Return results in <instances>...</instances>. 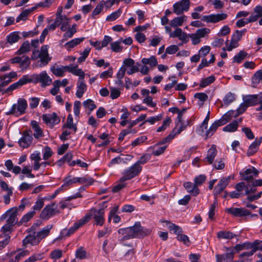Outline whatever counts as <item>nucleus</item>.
Here are the masks:
<instances>
[{"instance_id": "9b49d317", "label": "nucleus", "mask_w": 262, "mask_h": 262, "mask_svg": "<svg viewBox=\"0 0 262 262\" xmlns=\"http://www.w3.org/2000/svg\"><path fill=\"white\" fill-rule=\"evenodd\" d=\"M139 63H137L135 64L134 60L128 58L123 60L121 67L124 68L125 71L126 72L128 75H132L139 71Z\"/></svg>"}, {"instance_id": "412c9836", "label": "nucleus", "mask_w": 262, "mask_h": 262, "mask_svg": "<svg viewBox=\"0 0 262 262\" xmlns=\"http://www.w3.org/2000/svg\"><path fill=\"white\" fill-rule=\"evenodd\" d=\"M42 118L47 124L51 126L58 124L60 121V118L54 113L43 115Z\"/></svg>"}, {"instance_id": "6e6552de", "label": "nucleus", "mask_w": 262, "mask_h": 262, "mask_svg": "<svg viewBox=\"0 0 262 262\" xmlns=\"http://www.w3.org/2000/svg\"><path fill=\"white\" fill-rule=\"evenodd\" d=\"M142 167L137 164H134L129 168L124 170L122 177L120 178L121 181L129 180L138 176L142 171Z\"/></svg>"}, {"instance_id": "8fccbe9b", "label": "nucleus", "mask_w": 262, "mask_h": 262, "mask_svg": "<svg viewBox=\"0 0 262 262\" xmlns=\"http://www.w3.org/2000/svg\"><path fill=\"white\" fill-rule=\"evenodd\" d=\"M122 13V9L119 8L116 11L112 12L111 14L108 15L106 18V20L108 21H114L121 15Z\"/></svg>"}, {"instance_id": "3c124183", "label": "nucleus", "mask_w": 262, "mask_h": 262, "mask_svg": "<svg viewBox=\"0 0 262 262\" xmlns=\"http://www.w3.org/2000/svg\"><path fill=\"white\" fill-rule=\"evenodd\" d=\"M7 41L10 44L14 43L18 41L20 39V36L18 33L15 32H13L9 34L7 36Z\"/></svg>"}, {"instance_id": "423d86ee", "label": "nucleus", "mask_w": 262, "mask_h": 262, "mask_svg": "<svg viewBox=\"0 0 262 262\" xmlns=\"http://www.w3.org/2000/svg\"><path fill=\"white\" fill-rule=\"evenodd\" d=\"M246 31V29H244L241 31L236 30L235 32L232 34L230 42H229L228 40H226L225 42L226 48H223L222 50L224 51H231L233 49L238 47L239 46L238 42L241 39L243 35L245 33Z\"/></svg>"}, {"instance_id": "a878e982", "label": "nucleus", "mask_w": 262, "mask_h": 262, "mask_svg": "<svg viewBox=\"0 0 262 262\" xmlns=\"http://www.w3.org/2000/svg\"><path fill=\"white\" fill-rule=\"evenodd\" d=\"M170 37H178L179 40L184 43L187 42V35L184 32L181 28H177L171 33H170Z\"/></svg>"}, {"instance_id": "cd10ccee", "label": "nucleus", "mask_w": 262, "mask_h": 262, "mask_svg": "<svg viewBox=\"0 0 262 262\" xmlns=\"http://www.w3.org/2000/svg\"><path fill=\"white\" fill-rule=\"evenodd\" d=\"M39 243L35 232L27 236L23 241V245L24 246L28 244L35 246L39 244Z\"/></svg>"}, {"instance_id": "49530a36", "label": "nucleus", "mask_w": 262, "mask_h": 262, "mask_svg": "<svg viewBox=\"0 0 262 262\" xmlns=\"http://www.w3.org/2000/svg\"><path fill=\"white\" fill-rule=\"evenodd\" d=\"M215 80V77L213 75H211L205 78H202L200 83L201 88H205L208 85L212 83Z\"/></svg>"}, {"instance_id": "dca6fc26", "label": "nucleus", "mask_w": 262, "mask_h": 262, "mask_svg": "<svg viewBox=\"0 0 262 262\" xmlns=\"http://www.w3.org/2000/svg\"><path fill=\"white\" fill-rule=\"evenodd\" d=\"M17 209L16 208H12L1 216V220H4L6 217H8L7 223L14 225L17 223Z\"/></svg>"}, {"instance_id": "7c9ffc66", "label": "nucleus", "mask_w": 262, "mask_h": 262, "mask_svg": "<svg viewBox=\"0 0 262 262\" xmlns=\"http://www.w3.org/2000/svg\"><path fill=\"white\" fill-rule=\"evenodd\" d=\"M84 37L75 38L70 41L66 42L64 47L69 51H71L73 48L79 45L84 40Z\"/></svg>"}, {"instance_id": "13d9d810", "label": "nucleus", "mask_w": 262, "mask_h": 262, "mask_svg": "<svg viewBox=\"0 0 262 262\" xmlns=\"http://www.w3.org/2000/svg\"><path fill=\"white\" fill-rule=\"evenodd\" d=\"M91 51V48L87 47L84 49V51L80 53V56L78 58V62L79 63H81L84 62L86 58L89 56Z\"/></svg>"}, {"instance_id": "473e14b6", "label": "nucleus", "mask_w": 262, "mask_h": 262, "mask_svg": "<svg viewBox=\"0 0 262 262\" xmlns=\"http://www.w3.org/2000/svg\"><path fill=\"white\" fill-rule=\"evenodd\" d=\"M184 186L188 192L191 193L194 195H198L200 192L199 189L195 183L193 184L190 182H185L184 184Z\"/></svg>"}, {"instance_id": "9d476101", "label": "nucleus", "mask_w": 262, "mask_h": 262, "mask_svg": "<svg viewBox=\"0 0 262 262\" xmlns=\"http://www.w3.org/2000/svg\"><path fill=\"white\" fill-rule=\"evenodd\" d=\"M190 3L189 0H181L173 5V12L176 15H181L189 10Z\"/></svg>"}, {"instance_id": "f704fd0d", "label": "nucleus", "mask_w": 262, "mask_h": 262, "mask_svg": "<svg viewBox=\"0 0 262 262\" xmlns=\"http://www.w3.org/2000/svg\"><path fill=\"white\" fill-rule=\"evenodd\" d=\"M260 84H262V72L258 70L252 78L251 85L253 88H257Z\"/></svg>"}, {"instance_id": "603ef678", "label": "nucleus", "mask_w": 262, "mask_h": 262, "mask_svg": "<svg viewBox=\"0 0 262 262\" xmlns=\"http://www.w3.org/2000/svg\"><path fill=\"white\" fill-rule=\"evenodd\" d=\"M235 235L230 231H220L217 233V236L219 238L232 239Z\"/></svg>"}, {"instance_id": "09e8293b", "label": "nucleus", "mask_w": 262, "mask_h": 262, "mask_svg": "<svg viewBox=\"0 0 262 262\" xmlns=\"http://www.w3.org/2000/svg\"><path fill=\"white\" fill-rule=\"evenodd\" d=\"M63 181L64 184L62 185V187L67 186H70L77 183H79L78 177L72 178L71 176H68L67 177H66Z\"/></svg>"}, {"instance_id": "0e129e2a", "label": "nucleus", "mask_w": 262, "mask_h": 262, "mask_svg": "<svg viewBox=\"0 0 262 262\" xmlns=\"http://www.w3.org/2000/svg\"><path fill=\"white\" fill-rule=\"evenodd\" d=\"M78 181L79 184L92 185L94 182V180L92 178L85 176L81 178L78 177Z\"/></svg>"}, {"instance_id": "aec40b11", "label": "nucleus", "mask_w": 262, "mask_h": 262, "mask_svg": "<svg viewBox=\"0 0 262 262\" xmlns=\"http://www.w3.org/2000/svg\"><path fill=\"white\" fill-rule=\"evenodd\" d=\"M91 212L93 213V215H94L95 224L97 225L102 226L104 222V210L103 209H101L97 210L95 209H93L91 210Z\"/></svg>"}, {"instance_id": "6ab92c4d", "label": "nucleus", "mask_w": 262, "mask_h": 262, "mask_svg": "<svg viewBox=\"0 0 262 262\" xmlns=\"http://www.w3.org/2000/svg\"><path fill=\"white\" fill-rule=\"evenodd\" d=\"M226 211L236 217L244 216L250 214V211L248 210L242 208H227Z\"/></svg>"}, {"instance_id": "4c0bfd02", "label": "nucleus", "mask_w": 262, "mask_h": 262, "mask_svg": "<svg viewBox=\"0 0 262 262\" xmlns=\"http://www.w3.org/2000/svg\"><path fill=\"white\" fill-rule=\"evenodd\" d=\"M35 9V7L26 9L22 11L16 19V22L26 20L29 14Z\"/></svg>"}, {"instance_id": "338daca9", "label": "nucleus", "mask_w": 262, "mask_h": 262, "mask_svg": "<svg viewBox=\"0 0 262 262\" xmlns=\"http://www.w3.org/2000/svg\"><path fill=\"white\" fill-rule=\"evenodd\" d=\"M66 125L68 128L73 129L74 132L76 130V127L73 124V117L70 114L68 116Z\"/></svg>"}, {"instance_id": "a19ab883", "label": "nucleus", "mask_w": 262, "mask_h": 262, "mask_svg": "<svg viewBox=\"0 0 262 262\" xmlns=\"http://www.w3.org/2000/svg\"><path fill=\"white\" fill-rule=\"evenodd\" d=\"M248 55V53L244 51H239L233 58V62L240 63Z\"/></svg>"}, {"instance_id": "0eeeda50", "label": "nucleus", "mask_w": 262, "mask_h": 262, "mask_svg": "<svg viewBox=\"0 0 262 262\" xmlns=\"http://www.w3.org/2000/svg\"><path fill=\"white\" fill-rule=\"evenodd\" d=\"M28 106L27 101L26 99L20 98L17 100V103L14 104L10 110L6 113L7 115H15L20 116L25 113Z\"/></svg>"}, {"instance_id": "4be33fe9", "label": "nucleus", "mask_w": 262, "mask_h": 262, "mask_svg": "<svg viewBox=\"0 0 262 262\" xmlns=\"http://www.w3.org/2000/svg\"><path fill=\"white\" fill-rule=\"evenodd\" d=\"M181 129H178L177 130L174 129L170 133L169 135L165 138L164 139L160 141L157 145H163L162 147H166L168 144L171 141V140L174 138L176 135L179 134L181 132Z\"/></svg>"}, {"instance_id": "c9c22d12", "label": "nucleus", "mask_w": 262, "mask_h": 262, "mask_svg": "<svg viewBox=\"0 0 262 262\" xmlns=\"http://www.w3.org/2000/svg\"><path fill=\"white\" fill-rule=\"evenodd\" d=\"M30 159L34 161V170H38L41 166V164H40L39 163V161L41 160L40 153L36 151L33 152L31 155Z\"/></svg>"}, {"instance_id": "1a4fd4ad", "label": "nucleus", "mask_w": 262, "mask_h": 262, "mask_svg": "<svg viewBox=\"0 0 262 262\" xmlns=\"http://www.w3.org/2000/svg\"><path fill=\"white\" fill-rule=\"evenodd\" d=\"M91 215L90 214H86L83 218L75 223L74 225L68 230L67 229L63 230L61 233L66 236H70L81 226L88 223L91 219Z\"/></svg>"}, {"instance_id": "f8f14e48", "label": "nucleus", "mask_w": 262, "mask_h": 262, "mask_svg": "<svg viewBox=\"0 0 262 262\" xmlns=\"http://www.w3.org/2000/svg\"><path fill=\"white\" fill-rule=\"evenodd\" d=\"M57 213H59V211L57 210V205L55 203H53L47 205L43 209L40 214V217L43 220H48Z\"/></svg>"}, {"instance_id": "a18cd8bd", "label": "nucleus", "mask_w": 262, "mask_h": 262, "mask_svg": "<svg viewBox=\"0 0 262 262\" xmlns=\"http://www.w3.org/2000/svg\"><path fill=\"white\" fill-rule=\"evenodd\" d=\"M236 98V96L234 93L229 92L224 97L223 99V103L225 105H228L234 101Z\"/></svg>"}, {"instance_id": "4d7b16f0", "label": "nucleus", "mask_w": 262, "mask_h": 262, "mask_svg": "<svg viewBox=\"0 0 262 262\" xmlns=\"http://www.w3.org/2000/svg\"><path fill=\"white\" fill-rule=\"evenodd\" d=\"M171 122L170 118L168 117H166L163 122L161 126H159L157 129V132H161L164 131L169 126Z\"/></svg>"}, {"instance_id": "b1692460", "label": "nucleus", "mask_w": 262, "mask_h": 262, "mask_svg": "<svg viewBox=\"0 0 262 262\" xmlns=\"http://www.w3.org/2000/svg\"><path fill=\"white\" fill-rule=\"evenodd\" d=\"M35 78L44 86L49 85L52 83V79L48 75L46 71H42L35 75Z\"/></svg>"}, {"instance_id": "ea45409f", "label": "nucleus", "mask_w": 262, "mask_h": 262, "mask_svg": "<svg viewBox=\"0 0 262 262\" xmlns=\"http://www.w3.org/2000/svg\"><path fill=\"white\" fill-rule=\"evenodd\" d=\"M143 64H148L152 69L158 65V61L154 56H151L149 58H143L141 60Z\"/></svg>"}, {"instance_id": "052dcab7", "label": "nucleus", "mask_w": 262, "mask_h": 262, "mask_svg": "<svg viewBox=\"0 0 262 262\" xmlns=\"http://www.w3.org/2000/svg\"><path fill=\"white\" fill-rule=\"evenodd\" d=\"M248 107H249V106L243 101V102H242L237 108L235 114L234 115V114H233L232 116H234V117H236L239 115L243 114L246 110ZM233 111L234 112L233 113H234V111Z\"/></svg>"}, {"instance_id": "39448f33", "label": "nucleus", "mask_w": 262, "mask_h": 262, "mask_svg": "<svg viewBox=\"0 0 262 262\" xmlns=\"http://www.w3.org/2000/svg\"><path fill=\"white\" fill-rule=\"evenodd\" d=\"M49 46L48 45L42 46L40 50H34L32 51L31 59L33 60L39 59L38 61L40 67L46 66L51 60L49 53Z\"/></svg>"}, {"instance_id": "f3484780", "label": "nucleus", "mask_w": 262, "mask_h": 262, "mask_svg": "<svg viewBox=\"0 0 262 262\" xmlns=\"http://www.w3.org/2000/svg\"><path fill=\"white\" fill-rule=\"evenodd\" d=\"M72 67L75 68H78V65L70 64L67 66H58L54 65L51 67V71L54 75L57 77H62L64 75L65 70H67L69 72V68Z\"/></svg>"}, {"instance_id": "c03bdc74", "label": "nucleus", "mask_w": 262, "mask_h": 262, "mask_svg": "<svg viewBox=\"0 0 262 262\" xmlns=\"http://www.w3.org/2000/svg\"><path fill=\"white\" fill-rule=\"evenodd\" d=\"M31 126L33 129L34 130V136L35 138H38L42 136V132L41 129L39 126L37 122H36V121H32Z\"/></svg>"}, {"instance_id": "5fc2aeb1", "label": "nucleus", "mask_w": 262, "mask_h": 262, "mask_svg": "<svg viewBox=\"0 0 262 262\" xmlns=\"http://www.w3.org/2000/svg\"><path fill=\"white\" fill-rule=\"evenodd\" d=\"M210 33V30L207 28H203L198 29L194 33L200 38H202L208 36Z\"/></svg>"}, {"instance_id": "393cba45", "label": "nucleus", "mask_w": 262, "mask_h": 262, "mask_svg": "<svg viewBox=\"0 0 262 262\" xmlns=\"http://www.w3.org/2000/svg\"><path fill=\"white\" fill-rule=\"evenodd\" d=\"M227 250L229 251L224 254H216L215 255L216 262H228V260H232L234 257V252L233 250L227 248Z\"/></svg>"}, {"instance_id": "bb28decb", "label": "nucleus", "mask_w": 262, "mask_h": 262, "mask_svg": "<svg viewBox=\"0 0 262 262\" xmlns=\"http://www.w3.org/2000/svg\"><path fill=\"white\" fill-rule=\"evenodd\" d=\"M17 77V74L15 72L12 71L8 74H6L0 76V80L2 83L0 84V87H3L7 85L8 83L11 81V79Z\"/></svg>"}, {"instance_id": "f03ea898", "label": "nucleus", "mask_w": 262, "mask_h": 262, "mask_svg": "<svg viewBox=\"0 0 262 262\" xmlns=\"http://www.w3.org/2000/svg\"><path fill=\"white\" fill-rule=\"evenodd\" d=\"M71 20L72 18L67 16L59 20L60 29L64 32L62 38L60 41L61 43L72 38L77 31V25L76 24L71 25Z\"/></svg>"}, {"instance_id": "37998d69", "label": "nucleus", "mask_w": 262, "mask_h": 262, "mask_svg": "<svg viewBox=\"0 0 262 262\" xmlns=\"http://www.w3.org/2000/svg\"><path fill=\"white\" fill-rule=\"evenodd\" d=\"M122 38L111 43V49L115 53L121 52L123 50V47L121 46Z\"/></svg>"}, {"instance_id": "c85d7f7f", "label": "nucleus", "mask_w": 262, "mask_h": 262, "mask_svg": "<svg viewBox=\"0 0 262 262\" xmlns=\"http://www.w3.org/2000/svg\"><path fill=\"white\" fill-rule=\"evenodd\" d=\"M52 227H53L52 225H47L45 228H43V229H42L40 231L37 232H35V233L37 235V237L39 242H40V241L42 239L46 238L49 235L50 230H51Z\"/></svg>"}, {"instance_id": "72a5a7b5", "label": "nucleus", "mask_w": 262, "mask_h": 262, "mask_svg": "<svg viewBox=\"0 0 262 262\" xmlns=\"http://www.w3.org/2000/svg\"><path fill=\"white\" fill-rule=\"evenodd\" d=\"M258 95H249L244 96L243 100L249 106H253L258 102Z\"/></svg>"}, {"instance_id": "69168bd1", "label": "nucleus", "mask_w": 262, "mask_h": 262, "mask_svg": "<svg viewBox=\"0 0 262 262\" xmlns=\"http://www.w3.org/2000/svg\"><path fill=\"white\" fill-rule=\"evenodd\" d=\"M83 105L85 108H88L91 111L96 108V105L95 104L94 102L90 99L83 102Z\"/></svg>"}, {"instance_id": "7ed1b4c3", "label": "nucleus", "mask_w": 262, "mask_h": 262, "mask_svg": "<svg viewBox=\"0 0 262 262\" xmlns=\"http://www.w3.org/2000/svg\"><path fill=\"white\" fill-rule=\"evenodd\" d=\"M69 72L75 76L79 77L77 82L76 96L78 98H81L87 90V85L84 82V72L79 68H75L72 67L69 68Z\"/></svg>"}, {"instance_id": "ddd939ff", "label": "nucleus", "mask_w": 262, "mask_h": 262, "mask_svg": "<svg viewBox=\"0 0 262 262\" xmlns=\"http://www.w3.org/2000/svg\"><path fill=\"white\" fill-rule=\"evenodd\" d=\"M227 16V14L224 13L211 14L203 16L202 20L207 23H216L226 19Z\"/></svg>"}, {"instance_id": "864d4df0", "label": "nucleus", "mask_w": 262, "mask_h": 262, "mask_svg": "<svg viewBox=\"0 0 262 262\" xmlns=\"http://www.w3.org/2000/svg\"><path fill=\"white\" fill-rule=\"evenodd\" d=\"M237 127L238 122L237 121H234L225 126L223 130L224 132H234L236 130Z\"/></svg>"}, {"instance_id": "58836bf2", "label": "nucleus", "mask_w": 262, "mask_h": 262, "mask_svg": "<svg viewBox=\"0 0 262 262\" xmlns=\"http://www.w3.org/2000/svg\"><path fill=\"white\" fill-rule=\"evenodd\" d=\"M161 222L165 223L166 226L168 227L169 230L173 231L174 233L177 234V235L182 232V230L179 226L171 223L168 221H161Z\"/></svg>"}, {"instance_id": "774afa93", "label": "nucleus", "mask_w": 262, "mask_h": 262, "mask_svg": "<svg viewBox=\"0 0 262 262\" xmlns=\"http://www.w3.org/2000/svg\"><path fill=\"white\" fill-rule=\"evenodd\" d=\"M62 256V252L59 249H56L51 252L50 257L54 259H59Z\"/></svg>"}, {"instance_id": "e433bc0d", "label": "nucleus", "mask_w": 262, "mask_h": 262, "mask_svg": "<svg viewBox=\"0 0 262 262\" xmlns=\"http://www.w3.org/2000/svg\"><path fill=\"white\" fill-rule=\"evenodd\" d=\"M187 17L185 15H182L180 16L174 17L172 19L170 23V26L172 28H178L179 26H181L184 21H186Z\"/></svg>"}, {"instance_id": "e2e57ef3", "label": "nucleus", "mask_w": 262, "mask_h": 262, "mask_svg": "<svg viewBox=\"0 0 262 262\" xmlns=\"http://www.w3.org/2000/svg\"><path fill=\"white\" fill-rule=\"evenodd\" d=\"M194 97L200 101L201 105H202L208 98L207 95L204 93H196L194 95Z\"/></svg>"}, {"instance_id": "79ce46f5", "label": "nucleus", "mask_w": 262, "mask_h": 262, "mask_svg": "<svg viewBox=\"0 0 262 262\" xmlns=\"http://www.w3.org/2000/svg\"><path fill=\"white\" fill-rule=\"evenodd\" d=\"M216 153L217 150L216 148H209L207 152V157L204 161H206L209 164H212Z\"/></svg>"}, {"instance_id": "a211bd4d", "label": "nucleus", "mask_w": 262, "mask_h": 262, "mask_svg": "<svg viewBox=\"0 0 262 262\" xmlns=\"http://www.w3.org/2000/svg\"><path fill=\"white\" fill-rule=\"evenodd\" d=\"M259 171L254 167L247 169L245 171L240 172L239 174L243 179L246 181H250L253 179V176L257 177Z\"/></svg>"}, {"instance_id": "2eb2a0df", "label": "nucleus", "mask_w": 262, "mask_h": 262, "mask_svg": "<svg viewBox=\"0 0 262 262\" xmlns=\"http://www.w3.org/2000/svg\"><path fill=\"white\" fill-rule=\"evenodd\" d=\"M234 177L233 176H229L227 178H223L220 180L217 185L215 187L214 189V195L216 197L220 194L226 186L228 185L229 181L231 179H233Z\"/></svg>"}, {"instance_id": "680f3d73", "label": "nucleus", "mask_w": 262, "mask_h": 262, "mask_svg": "<svg viewBox=\"0 0 262 262\" xmlns=\"http://www.w3.org/2000/svg\"><path fill=\"white\" fill-rule=\"evenodd\" d=\"M30 64V59L27 56H23L21 57L20 62V67L21 69H26Z\"/></svg>"}, {"instance_id": "6e6d98bb", "label": "nucleus", "mask_w": 262, "mask_h": 262, "mask_svg": "<svg viewBox=\"0 0 262 262\" xmlns=\"http://www.w3.org/2000/svg\"><path fill=\"white\" fill-rule=\"evenodd\" d=\"M104 5V1H101L99 3V4L96 6L94 11L92 13V16L93 18H95V16L98 14H99L103 10Z\"/></svg>"}, {"instance_id": "5701e85b", "label": "nucleus", "mask_w": 262, "mask_h": 262, "mask_svg": "<svg viewBox=\"0 0 262 262\" xmlns=\"http://www.w3.org/2000/svg\"><path fill=\"white\" fill-rule=\"evenodd\" d=\"M32 140L31 135L28 132H25L18 141L19 144L21 147H28L31 145Z\"/></svg>"}, {"instance_id": "20e7f679", "label": "nucleus", "mask_w": 262, "mask_h": 262, "mask_svg": "<svg viewBox=\"0 0 262 262\" xmlns=\"http://www.w3.org/2000/svg\"><path fill=\"white\" fill-rule=\"evenodd\" d=\"M234 112L231 110L224 114L220 119L215 120L209 127V129L205 130L202 136L205 138L211 137L215 132L217 128L226 124L232 118Z\"/></svg>"}, {"instance_id": "2f4dec72", "label": "nucleus", "mask_w": 262, "mask_h": 262, "mask_svg": "<svg viewBox=\"0 0 262 262\" xmlns=\"http://www.w3.org/2000/svg\"><path fill=\"white\" fill-rule=\"evenodd\" d=\"M99 138L102 141L101 143L99 144V146H104L108 145L114 140V137L106 133H103L100 135Z\"/></svg>"}, {"instance_id": "c756f323", "label": "nucleus", "mask_w": 262, "mask_h": 262, "mask_svg": "<svg viewBox=\"0 0 262 262\" xmlns=\"http://www.w3.org/2000/svg\"><path fill=\"white\" fill-rule=\"evenodd\" d=\"M262 17V6H256L253 10V13L249 17L251 23L255 22Z\"/></svg>"}, {"instance_id": "4468645a", "label": "nucleus", "mask_w": 262, "mask_h": 262, "mask_svg": "<svg viewBox=\"0 0 262 262\" xmlns=\"http://www.w3.org/2000/svg\"><path fill=\"white\" fill-rule=\"evenodd\" d=\"M33 81V79L28 75H25L19 79L17 82L10 85L7 89V92L12 91L14 90L20 88L21 86L28 83L31 82Z\"/></svg>"}, {"instance_id": "de8ad7c7", "label": "nucleus", "mask_w": 262, "mask_h": 262, "mask_svg": "<svg viewBox=\"0 0 262 262\" xmlns=\"http://www.w3.org/2000/svg\"><path fill=\"white\" fill-rule=\"evenodd\" d=\"M210 119V112L209 111L202 122L201 125H200L199 128L198 129V132L200 135H203V134L204 133L205 130H206L208 126V123Z\"/></svg>"}, {"instance_id": "f257e3e1", "label": "nucleus", "mask_w": 262, "mask_h": 262, "mask_svg": "<svg viewBox=\"0 0 262 262\" xmlns=\"http://www.w3.org/2000/svg\"><path fill=\"white\" fill-rule=\"evenodd\" d=\"M151 232V229L141 226L139 222H136L133 226L118 230L119 238L122 241L143 237L150 234Z\"/></svg>"}, {"instance_id": "bf43d9fd", "label": "nucleus", "mask_w": 262, "mask_h": 262, "mask_svg": "<svg viewBox=\"0 0 262 262\" xmlns=\"http://www.w3.org/2000/svg\"><path fill=\"white\" fill-rule=\"evenodd\" d=\"M30 50V44L28 41H25L19 49L17 51L18 54H21Z\"/></svg>"}]
</instances>
